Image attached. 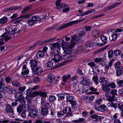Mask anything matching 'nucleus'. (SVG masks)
Returning a JSON list of instances; mask_svg holds the SVG:
<instances>
[{"instance_id":"obj_58","label":"nucleus","mask_w":123,"mask_h":123,"mask_svg":"<svg viewBox=\"0 0 123 123\" xmlns=\"http://www.w3.org/2000/svg\"><path fill=\"white\" fill-rule=\"evenodd\" d=\"M27 112L26 111H24L22 113L21 116V117L24 118H25L26 117L27 113Z\"/></svg>"},{"instance_id":"obj_9","label":"nucleus","mask_w":123,"mask_h":123,"mask_svg":"<svg viewBox=\"0 0 123 123\" xmlns=\"http://www.w3.org/2000/svg\"><path fill=\"white\" fill-rule=\"evenodd\" d=\"M22 7V6H13L10 8H6L3 10L4 11H7L10 10H17L20 9Z\"/></svg>"},{"instance_id":"obj_1","label":"nucleus","mask_w":123,"mask_h":123,"mask_svg":"<svg viewBox=\"0 0 123 123\" xmlns=\"http://www.w3.org/2000/svg\"><path fill=\"white\" fill-rule=\"evenodd\" d=\"M85 33L84 31H81L77 36L76 34H74L72 36L71 40V45L72 46H74L76 44H78L84 42V40L82 38Z\"/></svg>"},{"instance_id":"obj_43","label":"nucleus","mask_w":123,"mask_h":123,"mask_svg":"<svg viewBox=\"0 0 123 123\" xmlns=\"http://www.w3.org/2000/svg\"><path fill=\"white\" fill-rule=\"evenodd\" d=\"M45 101V98H44L41 97V108H43V106H44V104H45L44 102Z\"/></svg>"},{"instance_id":"obj_24","label":"nucleus","mask_w":123,"mask_h":123,"mask_svg":"<svg viewBox=\"0 0 123 123\" xmlns=\"http://www.w3.org/2000/svg\"><path fill=\"white\" fill-rule=\"evenodd\" d=\"M71 105V108L75 110L77 109L78 107V105L77 104V103L75 101H74L73 103L70 104Z\"/></svg>"},{"instance_id":"obj_64","label":"nucleus","mask_w":123,"mask_h":123,"mask_svg":"<svg viewBox=\"0 0 123 123\" xmlns=\"http://www.w3.org/2000/svg\"><path fill=\"white\" fill-rule=\"evenodd\" d=\"M84 49V48L82 45L79 46L77 48V50L79 51H82Z\"/></svg>"},{"instance_id":"obj_19","label":"nucleus","mask_w":123,"mask_h":123,"mask_svg":"<svg viewBox=\"0 0 123 123\" xmlns=\"http://www.w3.org/2000/svg\"><path fill=\"white\" fill-rule=\"evenodd\" d=\"M61 2V0H57L55 2L56 8L58 9H61L63 8L62 3H60Z\"/></svg>"},{"instance_id":"obj_15","label":"nucleus","mask_w":123,"mask_h":123,"mask_svg":"<svg viewBox=\"0 0 123 123\" xmlns=\"http://www.w3.org/2000/svg\"><path fill=\"white\" fill-rule=\"evenodd\" d=\"M97 107L98 108H97L96 110L99 111L104 112L108 110V108L104 105H100L99 107H98V106Z\"/></svg>"},{"instance_id":"obj_6","label":"nucleus","mask_w":123,"mask_h":123,"mask_svg":"<svg viewBox=\"0 0 123 123\" xmlns=\"http://www.w3.org/2000/svg\"><path fill=\"white\" fill-rule=\"evenodd\" d=\"M105 96L106 97V99L109 102H113L115 100V96H114L110 95L109 93H106L105 94Z\"/></svg>"},{"instance_id":"obj_54","label":"nucleus","mask_w":123,"mask_h":123,"mask_svg":"<svg viewBox=\"0 0 123 123\" xmlns=\"http://www.w3.org/2000/svg\"><path fill=\"white\" fill-rule=\"evenodd\" d=\"M65 62H63L62 63L57 65L56 66L53 67L52 68V69H56L64 65H65Z\"/></svg>"},{"instance_id":"obj_23","label":"nucleus","mask_w":123,"mask_h":123,"mask_svg":"<svg viewBox=\"0 0 123 123\" xmlns=\"http://www.w3.org/2000/svg\"><path fill=\"white\" fill-rule=\"evenodd\" d=\"M102 101V100L101 99H99L96 101L94 105L95 108L96 109H97V108H98L97 106H98V107H99L100 106L99 105L101 104Z\"/></svg>"},{"instance_id":"obj_32","label":"nucleus","mask_w":123,"mask_h":123,"mask_svg":"<svg viewBox=\"0 0 123 123\" xmlns=\"http://www.w3.org/2000/svg\"><path fill=\"white\" fill-rule=\"evenodd\" d=\"M12 85L16 87H19L21 86L20 82L15 81L12 83Z\"/></svg>"},{"instance_id":"obj_34","label":"nucleus","mask_w":123,"mask_h":123,"mask_svg":"<svg viewBox=\"0 0 123 123\" xmlns=\"http://www.w3.org/2000/svg\"><path fill=\"white\" fill-rule=\"evenodd\" d=\"M109 46V45L106 46L105 47L103 48H102L101 49H99L97 50L96 51L94 52V54H96L97 53H98L99 52H101L102 51H103L105 49H107V48Z\"/></svg>"},{"instance_id":"obj_17","label":"nucleus","mask_w":123,"mask_h":123,"mask_svg":"<svg viewBox=\"0 0 123 123\" xmlns=\"http://www.w3.org/2000/svg\"><path fill=\"white\" fill-rule=\"evenodd\" d=\"M62 56L58 54L55 55L54 57V59L55 62H58L62 60Z\"/></svg>"},{"instance_id":"obj_7","label":"nucleus","mask_w":123,"mask_h":123,"mask_svg":"<svg viewBox=\"0 0 123 123\" xmlns=\"http://www.w3.org/2000/svg\"><path fill=\"white\" fill-rule=\"evenodd\" d=\"M98 82V83H100V84L103 86L108 85V81L107 80H105V78L103 77H100Z\"/></svg>"},{"instance_id":"obj_41","label":"nucleus","mask_w":123,"mask_h":123,"mask_svg":"<svg viewBox=\"0 0 123 123\" xmlns=\"http://www.w3.org/2000/svg\"><path fill=\"white\" fill-rule=\"evenodd\" d=\"M121 63L119 61H118L116 62L115 64V68L117 69L120 68L121 66Z\"/></svg>"},{"instance_id":"obj_60","label":"nucleus","mask_w":123,"mask_h":123,"mask_svg":"<svg viewBox=\"0 0 123 123\" xmlns=\"http://www.w3.org/2000/svg\"><path fill=\"white\" fill-rule=\"evenodd\" d=\"M20 101V99L18 98L15 100V102H13L12 103V106H15L17 104V102Z\"/></svg>"},{"instance_id":"obj_4","label":"nucleus","mask_w":123,"mask_h":123,"mask_svg":"<svg viewBox=\"0 0 123 123\" xmlns=\"http://www.w3.org/2000/svg\"><path fill=\"white\" fill-rule=\"evenodd\" d=\"M11 34L9 32H6L0 36L1 38H0V46L2 45L4 43L3 41V39H4L5 41H8L11 39Z\"/></svg>"},{"instance_id":"obj_11","label":"nucleus","mask_w":123,"mask_h":123,"mask_svg":"<svg viewBox=\"0 0 123 123\" xmlns=\"http://www.w3.org/2000/svg\"><path fill=\"white\" fill-rule=\"evenodd\" d=\"M28 116H30L31 118H35L36 117L37 115V111L34 109L31 110L30 113L28 114Z\"/></svg>"},{"instance_id":"obj_27","label":"nucleus","mask_w":123,"mask_h":123,"mask_svg":"<svg viewBox=\"0 0 123 123\" xmlns=\"http://www.w3.org/2000/svg\"><path fill=\"white\" fill-rule=\"evenodd\" d=\"M29 70L28 69L24 70L22 69V72H21V74L23 77H25V75H26L29 73Z\"/></svg>"},{"instance_id":"obj_26","label":"nucleus","mask_w":123,"mask_h":123,"mask_svg":"<svg viewBox=\"0 0 123 123\" xmlns=\"http://www.w3.org/2000/svg\"><path fill=\"white\" fill-rule=\"evenodd\" d=\"M123 72V68H121L119 69L116 70V74L117 76H119L122 74Z\"/></svg>"},{"instance_id":"obj_36","label":"nucleus","mask_w":123,"mask_h":123,"mask_svg":"<svg viewBox=\"0 0 123 123\" xmlns=\"http://www.w3.org/2000/svg\"><path fill=\"white\" fill-rule=\"evenodd\" d=\"M102 41L104 42V44H105L107 42V37L104 35H102L100 37Z\"/></svg>"},{"instance_id":"obj_51","label":"nucleus","mask_w":123,"mask_h":123,"mask_svg":"<svg viewBox=\"0 0 123 123\" xmlns=\"http://www.w3.org/2000/svg\"><path fill=\"white\" fill-rule=\"evenodd\" d=\"M117 84L119 87H123V80H119L117 82Z\"/></svg>"},{"instance_id":"obj_59","label":"nucleus","mask_w":123,"mask_h":123,"mask_svg":"<svg viewBox=\"0 0 123 123\" xmlns=\"http://www.w3.org/2000/svg\"><path fill=\"white\" fill-rule=\"evenodd\" d=\"M66 94H57V95L59 98H60V99H64L65 98L64 96Z\"/></svg>"},{"instance_id":"obj_49","label":"nucleus","mask_w":123,"mask_h":123,"mask_svg":"<svg viewBox=\"0 0 123 123\" xmlns=\"http://www.w3.org/2000/svg\"><path fill=\"white\" fill-rule=\"evenodd\" d=\"M85 121V120L83 118H80L79 119L75 120L74 122L77 123H80V122H84Z\"/></svg>"},{"instance_id":"obj_8","label":"nucleus","mask_w":123,"mask_h":123,"mask_svg":"<svg viewBox=\"0 0 123 123\" xmlns=\"http://www.w3.org/2000/svg\"><path fill=\"white\" fill-rule=\"evenodd\" d=\"M73 46H72L71 45V42L70 46L69 45L67 47L64 48V53L66 54H70L72 52V48Z\"/></svg>"},{"instance_id":"obj_53","label":"nucleus","mask_w":123,"mask_h":123,"mask_svg":"<svg viewBox=\"0 0 123 123\" xmlns=\"http://www.w3.org/2000/svg\"><path fill=\"white\" fill-rule=\"evenodd\" d=\"M117 90L115 89L112 90L110 93L112 94V95L114 96L117 95Z\"/></svg>"},{"instance_id":"obj_10","label":"nucleus","mask_w":123,"mask_h":123,"mask_svg":"<svg viewBox=\"0 0 123 123\" xmlns=\"http://www.w3.org/2000/svg\"><path fill=\"white\" fill-rule=\"evenodd\" d=\"M30 64L32 70H34V68L37 67V62L35 59H33L30 61Z\"/></svg>"},{"instance_id":"obj_48","label":"nucleus","mask_w":123,"mask_h":123,"mask_svg":"<svg viewBox=\"0 0 123 123\" xmlns=\"http://www.w3.org/2000/svg\"><path fill=\"white\" fill-rule=\"evenodd\" d=\"M31 8V5L27 6L25 8H24L23 11H22V13H25L26 11L30 9Z\"/></svg>"},{"instance_id":"obj_33","label":"nucleus","mask_w":123,"mask_h":123,"mask_svg":"<svg viewBox=\"0 0 123 123\" xmlns=\"http://www.w3.org/2000/svg\"><path fill=\"white\" fill-rule=\"evenodd\" d=\"M32 18L33 19V20L35 21V23L36 21H40L41 20L39 16H34L32 17Z\"/></svg>"},{"instance_id":"obj_21","label":"nucleus","mask_w":123,"mask_h":123,"mask_svg":"<svg viewBox=\"0 0 123 123\" xmlns=\"http://www.w3.org/2000/svg\"><path fill=\"white\" fill-rule=\"evenodd\" d=\"M90 89L92 91V92H89V93L90 94H95L97 95H98L99 94V93L97 92V89H95L94 88L92 87L90 88Z\"/></svg>"},{"instance_id":"obj_2","label":"nucleus","mask_w":123,"mask_h":123,"mask_svg":"<svg viewBox=\"0 0 123 123\" xmlns=\"http://www.w3.org/2000/svg\"><path fill=\"white\" fill-rule=\"evenodd\" d=\"M26 94L27 95L30 96L31 97H34L37 95H40L43 97L47 96V94L43 92H35L33 91L32 88H30L27 90Z\"/></svg>"},{"instance_id":"obj_62","label":"nucleus","mask_w":123,"mask_h":123,"mask_svg":"<svg viewBox=\"0 0 123 123\" xmlns=\"http://www.w3.org/2000/svg\"><path fill=\"white\" fill-rule=\"evenodd\" d=\"M113 51L111 50H110L108 52V56L109 58L112 57L113 55Z\"/></svg>"},{"instance_id":"obj_52","label":"nucleus","mask_w":123,"mask_h":123,"mask_svg":"<svg viewBox=\"0 0 123 123\" xmlns=\"http://www.w3.org/2000/svg\"><path fill=\"white\" fill-rule=\"evenodd\" d=\"M112 61H111L109 62L108 64H107L105 66V68L107 70H108L110 67H111L112 65Z\"/></svg>"},{"instance_id":"obj_5","label":"nucleus","mask_w":123,"mask_h":123,"mask_svg":"<svg viewBox=\"0 0 123 123\" xmlns=\"http://www.w3.org/2000/svg\"><path fill=\"white\" fill-rule=\"evenodd\" d=\"M6 111V112L9 113V116L10 117H14L13 110L11 106H9V105H7Z\"/></svg>"},{"instance_id":"obj_14","label":"nucleus","mask_w":123,"mask_h":123,"mask_svg":"<svg viewBox=\"0 0 123 123\" xmlns=\"http://www.w3.org/2000/svg\"><path fill=\"white\" fill-rule=\"evenodd\" d=\"M56 37H55L54 38L47 39L41 42L38 41L37 42V43L39 45H41L44 44H45L49 43L50 42L53 40L56 39Z\"/></svg>"},{"instance_id":"obj_28","label":"nucleus","mask_w":123,"mask_h":123,"mask_svg":"<svg viewBox=\"0 0 123 123\" xmlns=\"http://www.w3.org/2000/svg\"><path fill=\"white\" fill-rule=\"evenodd\" d=\"M7 21V18L6 17H3L0 19V23L3 24L6 23Z\"/></svg>"},{"instance_id":"obj_61","label":"nucleus","mask_w":123,"mask_h":123,"mask_svg":"<svg viewBox=\"0 0 123 123\" xmlns=\"http://www.w3.org/2000/svg\"><path fill=\"white\" fill-rule=\"evenodd\" d=\"M107 84H107L108 85H106V86H110L112 88H114L115 87V85L114 83L110 84L108 82Z\"/></svg>"},{"instance_id":"obj_45","label":"nucleus","mask_w":123,"mask_h":123,"mask_svg":"<svg viewBox=\"0 0 123 123\" xmlns=\"http://www.w3.org/2000/svg\"><path fill=\"white\" fill-rule=\"evenodd\" d=\"M92 80L95 82L96 85H97L98 83V78L97 76H94L92 78Z\"/></svg>"},{"instance_id":"obj_63","label":"nucleus","mask_w":123,"mask_h":123,"mask_svg":"<svg viewBox=\"0 0 123 123\" xmlns=\"http://www.w3.org/2000/svg\"><path fill=\"white\" fill-rule=\"evenodd\" d=\"M53 46L54 47L55 49H56L60 46V44L58 43H53Z\"/></svg>"},{"instance_id":"obj_20","label":"nucleus","mask_w":123,"mask_h":123,"mask_svg":"<svg viewBox=\"0 0 123 123\" xmlns=\"http://www.w3.org/2000/svg\"><path fill=\"white\" fill-rule=\"evenodd\" d=\"M119 105V104L117 103L114 104L113 103V102H109L107 103V105L108 107H113L115 109L117 108V106H118Z\"/></svg>"},{"instance_id":"obj_13","label":"nucleus","mask_w":123,"mask_h":123,"mask_svg":"<svg viewBox=\"0 0 123 123\" xmlns=\"http://www.w3.org/2000/svg\"><path fill=\"white\" fill-rule=\"evenodd\" d=\"M64 114H67V116L69 117L70 116H72L73 115L72 113L71 112V110L70 107H67L66 108L63 110Z\"/></svg>"},{"instance_id":"obj_25","label":"nucleus","mask_w":123,"mask_h":123,"mask_svg":"<svg viewBox=\"0 0 123 123\" xmlns=\"http://www.w3.org/2000/svg\"><path fill=\"white\" fill-rule=\"evenodd\" d=\"M41 112L42 114L43 115H47L48 113V109L46 108H41Z\"/></svg>"},{"instance_id":"obj_18","label":"nucleus","mask_w":123,"mask_h":123,"mask_svg":"<svg viewBox=\"0 0 123 123\" xmlns=\"http://www.w3.org/2000/svg\"><path fill=\"white\" fill-rule=\"evenodd\" d=\"M67 100L70 102V104L74 101V97L73 96H70L67 94H66Z\"/></svg>"},{"instance_id":"obj_30","label":"nucleus","mask_w":123,"mask_h":123,"mask_svg":"<svg viewBox=\"0 0 123 123\" xmlns=\"http://www.w3.org/2000/svg\"><path fill=\"white\" fill-rule=\"evenodd\" d=\"M107 86H105L102 87V90L105 91L106 93H108L110 90V87H107Z\"/></svg>"},{"instance_id":"obj_16","label":"nucleus","mask_w":123,"mask_h":123,"mask_svg":"<svg viewBox=\"0 0 123 123\" xmlns=\"http://www.w3.org/2000/svg\"><path fill=\"white\" fill-rule=\"evenodd\" d=\"M55 79V76L52 74H50L48 77L47 80L50 83H52Z\"/></svg>"},{"instance_id":"obj_39","label":"nucleus","mask_w":123,"mask_h":123,"mask_svg":"<svg viewBox=\"0 0 123 123\" xmlns=\"http://www.w3.org/2000/svg\"><path fill=\"white\" fill-rule=\"evenodd\" d=\"M23 95V93L21 92H16L15 95V97L16 98H18L21 97Z\"/></svg>"},{"instance_id":"obj_40","label":"nucleus","mask_w":123,"mask_h":123,"mask_svg":"<svg viewBox=\"0 0 123 123\" xmlns=\"http://www.w3.org/2000/svg\"><path fill=\"white\" fill-rule=\"evenodd\" d=\"M53 62L52 61H49L46 64V65L48 68H51L53 66Z\"/></svg>"},{"instance_id":"obj_37","label":"nucleus","mask_w":123,"mask_h":123,"mask_svg":"<svg viewBox=\"0 0 123 123\" xmlns=\"http://www.w3.org/2000/svg\"><path fill=\"white\" fill-rule=\"evenodd\" d=\"M33 20V19L32 18L31 19L27 21V23L29 26H31L34 25L35 23V21Z\"/></svg>"},{"instance_id":"obj_12","label":"nucleus","mask_w":123,"mask_h":123,"mask_svg":"<svg viewBox=\"0 0 123 123\" xmlns=\"http://www.w3.org/2000/svg\"><path fill=\"white\" fill-rule=\"evenodd\" d=\"M34 69L32 70V71L34 72L35 74L38 75H40L43 72L42 68L41 67H37Z\"/></svg>"},{"instance_id":"obj_3","label":"nucleus","mask_w":123,"mask_h":123,"mask_svg":"<svg viewBox=\"0 0 123 123\" xmlns=\"http://www.w3.org/2000/svg\"><path fill=\"white\" fill-rule=\"evenodd\" d=\"M85 18L80 19L79 20H76L64 24L60 27L57 28V30L58 31H60L65 28L69 26H71L73 24H76L80 22L85 19Z\"/></svg>"},{"instance_id":"obj_29","label":"nucleus","mask_w":123,"mask_h":123,"mask_svg":"<svg viewBox=\"0 0 123 123\" xmlns=\"http://www.w3.org/2000/svg\"><path fill=\"white\" fill-rule=\"evenodd\" d=\"M92 71L93 72L94 74H97L99 73V70L98 67H94L93 68Z\"/></svg>"},{"instance_id":"obj_56","label":"nucleus","mask_w":123,"mask_h":123,"mask_svg":"<svg viewBox=\"0 0 123 123\" xmlns=\"http://www.w3.org/2000/svg\"><path fill=\"white\" fill-rule=\"evenodd\" d=\"M6 91L9 93V94H12L13 91V89H12L9 88H6Z\"/></svg>"},{"instance_id":"obj_57","label":"nucleus","mask_w":123,"mask_h":123,"mask_svg":"<svg viewBox=\"0 0 123 123\" xmlns=\"http://www.w3.org/2000/svg\"><path fill=\"white\" fill-rule=\"evenodd\" d=\"M67 59H70L69 60V62H71L73 60V57L71 55L69 54H67Z\"/></svg>"},{"instance_id":"obj_50","label":"nucleus","mask_w":123,"mask_h":123,"mask_svg":"<svg viewBox=\"0 0 123 123\" xmlns=\"http://www.w3.org/2000/svg\"><path fill=\"white\" fill-rule=\"evenodd\" d=\"M92 42L90 41H87L86 44V45L87 47H90L92 46Z\"/></svg>"},{"instance_id":"obj_44","label":"nucleus","mask_w":123,"mask_h":123,"mask_svg":"<svg viewBox=\"0 0 123 123\" xmlns=\"http://www.w3.org/2000/svg\"><path fill=\"white\" fill-rule=\"evenodd\" d=\"M121 52L120 50L117 49L115 50L114 52V54L115 55H120Z\"/></svg>"},{"instance_id":"obj_31","label":"nucleus","mask_w":123,"mask_h":123,"mask_svg":"<svg viewBox=\"0 0 123 123\" xmlns=\"http://www.w3.org/2000/svg\"><path fill=\"white\" fill-rule=\"evenodd\" d=\"M117 37V34H114L111 36L109 37L110 40L111 41L115 40Z\"/></svg>"},{"instance_id":"obj_47","label":"nucleus","mask_w":123,"mask_h":123,"mask_svg":"<svg viewBox=\"0 0 123 123\" xmlns=\"http://www.w3.org/2000/svg\"><path fill=\"white\" fill-rule=\"evenodd\" d=\"M23 109V106L22 105H20L17 108V111L19 113H20L22 111Z\"/></svg>"},{"instance_id":"obj_35","label":"nucleus","mask_w":123,"mask_h":123,"mask_svg":"<svg viewBox=\"0 0 123 123\" xmlns=\"http://www.w3.org/2000/svg\"><path fill=\"white\" fill-rule=\"evenodd\" d=\"M44 55V53L43 51H40L37 53L36 56L37 58H39L43 56Z\"/></svg>"},{"instance_id":"obj_38","label":"nucleus","mask_w":123,"mask_h":123,"mask_svg":"<svg viewBox=\"0 0 123 123\" xmlns=\"http://www.w3.org/2000/svg\"><path fill=\"white\" fill-rule=\"evenodd\" d=\"M56 99V97L53 95H50L49 96V100L51 102L55 101Z\"/></svg>"},{"instance_id":"obj_46","label":"nucleus","mask_w":123,"mask_h":123,"mask_svg":"<svg viewBox=\"0 0 123 123\" xmlns=\"http://www.w3.org/2000/svg\"><path fill=\"white\" fill-rule=\"evenodd\" d=\"M50 104V103L48 102L45 103L44 104V106H43V108L44 107V108H46L47 109H49L51 106Z\"/></svg>"},{"instance_id":"obj_42","label":"nucleus","mask_w":123,"mask_h":123,"mask_svg":"<svg viewBox=\"0 0 123 123\" xmlns=\"http://www.w3.org/2000/svg\"><path fill=\"white\" fill-rule=\"evenodd\" d=\"M71 77L70 75L69 74H68L67 76H64L63 77V81L64 82H65L67 81V80L69 79Z\"/></svg>"},{"instance_id":"obj_22","label":"nucleus","mask_w":123,"mask_h":123,"mask_svg":"<svg viewBox=\"0 0 123 123\" xmlns=\"http://www.w3.org/2000/svg\"><path fill=\"white\" fill-rule=\"evenodd\" d=\"M80 83L83 86H88V85L91 84L92 83L90 81H87L83 80H82L80 82Z\"/></svg>"},{"instance_id":"obj_55","label":"nucleus","mask_w":123,"mask_h":123,"mask_svg":"<svg viewBox=\"0 0 123 123\" xmlns=\"http://www.w3.org/2000/svg\"><path fill=\"white\" fill-rule=\"evenodd\" d=\"M64 114L63 111H60L57 113V115L59 117H61L63 116Z\"/></svg>"}]
</instances>
